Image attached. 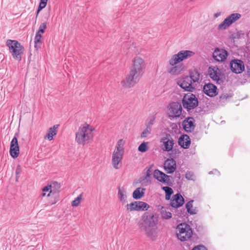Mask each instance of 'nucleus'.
<instances>
[{
    "label": "nucleus",
    "instance_id": "17",
    "mask_svg": "<svg viewBox=\"0 0 250 250\" xmlns=\"http://www.w3.org/2000/svg\"><path fill=\"white\" fill-rule=\"evenodd\" d=\"M189 77L191 79L190 83H188V92H192L195 89V86L192 84L193 83H198L200 77V74L197 70L190 71L189 72Z\"/></svg>",
    "mask_w": 250,
    "mask_h": 250
},
{
    "label": "nucleus",
    "instance_id": "3",
    "mask_svg": "<svg viewBox=\"0 0 250 250\" xmlns=\"http://www.w3.org/2000/svg\"><path fill=\"white\" fill-rule=\"evenodd\" d=\"M125 141L120 139L117 143L115 148L113 152L111 163L113 167L118 169L122 167V161L124 154Z\"/></svg>",
    "mask_w": 250,
    "mask_h": 250
},
{
    "label": "nucleus",
    "instance_id": "23",
    "mask_svg": "<svg viewBox=\"0 0 250 250\" xmlns=\"http://www.w3.org/2000/svg\"><path fill=\"white\" fill-rule=\"evenodd\" d=\"M59 125H54L53 127H50L46 135L44 137V139L51 141L53 139V137L57 134Z\"/></svg>",
    "mask_w": 250,
    "mask_h": 250
},
{
    "label": "nucleus",
    "instance_id": "28",
    "mask_svg": "<svg viewBox=\"0 0 250 250\" xmlns=\"http://www.w3.org/2000/svg\"><path fill=\"white\" fill-rule=\"evenodd\" d=\"M118 197L123 205L126 203V191L124 188H119Z\"/></svg>",
    "mask_w": 250,
    "mask_h": 250
},
{
    "label": "nucleus",
    "instance_id": "41",
    "mask_svg": "<svg viewBox=\"0 0 250 250\" xmlns=\"http://www.w3.org/2000/svg\"><path fill=\"white\" fill-rule=\"evenodd\" d=\"M47 27V23L46 22H43L42 23L39 27V30L37 32L43 34L44 32L45 29Z\"/></svg>",
    "mask_w": 250,
    "mask_h": 250
},
{
    "label": "nucleus",
    "instance_id": "15",
    "mask_svg": "<svg viewBox=\"0 0 250 250\" xmlns=\"http://www.w3.org/2000/svg\"><path fill=\"white\" fill-rule=\"evenodd\" d=\"M228 55V52L223 49L215 48L212 54L214 60L218 62H224Z\"/></svg>",
    "mask_w": 250,
    "mask_h": 250
},
{
    "label": "nucleus",
    "instance_id": "44",
    "mask_svg": "<svg viewBox=\"0 0 250 250\" xmlns=\"http://www.w3.org/2000/svg\"><path fill=\"white\" fill-rule=\"evenodd\" d=\"M47 3L40 1L39 6L38 8V13H39L43 8H44Z\"/></svg>",
    "mask_w": 250,
    "mask_h": 250
},
{
    "label": "nucleus",
    "instance_id": "22",
    "mask_svg": "<svg viewBox=\"0 0 250 250\" xmlns=\"http://www.w3.org/2000/svg\"><path fill=\"white\" fill-rule=\"evenodd\" d=\"M185 66L183 64L176 65L174 66H170L167 68V71L170 74L172 75H178L181 74L184 70Z\"/></svg>",
    "mask_w": 250,
    "mask_h": 250
},
{
    "label": "nucleus",
    "instance_id": "7",
    "mask_svg": "<svg viewBox=\"0 0 250 250\" xmlns=\"http://www.w3.org/2000/svg\"><path fill=\"white\" fill-rule=\"evenodd\" d=\"M241 15L239 13H233L227 17L217 26L218 30H224L227 29L231 24L239 20Z\"/></svg>",
    "mask_w": 250,
    "mask_h": 250
},
{
    "label": "nucleus",
    "instance_id": "50",
    "mask_svg": "<svg viewBox=\"0 0 250 250\" xmlns=\"http://www.w3.org/2000/svg\"><path fill=\"white\" fill-rule=\"evenodd\" d=\"M213 173L217 174L218 175H219L220 174L219 172L217 170H216V169H215L214 171H210L208 173L209 174H213Z\"/></svg>",
    "mask_w": 250,
    "mask_h": 250
},
{
    "label": "nucleus",
    "instance_id": "31",
    "mask_svg": "<svg viewBox=\"0 0 250 250\" xmlns=\"http://www.w3.org/2000/svg\"><path fill=\"white\" fill-rule=\"evenodd\" d=\"M194 200H191L188 201V214L190 215L196 214L198 211V209L196 207H193V203Z\"/></svg>",
    "mask_w": 250,
    "mask_h": 250
},
{
    "label": "nucleus",
    "instance_id": "39",
    "mask_svg": "<svg viewBox=\"0 0 250 250\" xmlns=\"http://www.w3.org/2000/svg\"><path fill=\"white\" fill-rule=\"evenodd\" d=\"M151 129L150 127L146 126V128L143 131L141 134V137H146L149 134H150Z\"/></svg>",
    "mask_w": 250,
    "mask_h": 250
},
{
    "label": "nucleus",
    "instance_id": "53",
    "mask_svg": "<svg viewBox=\"0 0 250 250\" xmlns=\"http://www.w3.org/2000/svg\"><path fill=\"white\" fill-rule=\"evenodd\" d=\"M191 144V140L189 138V136H188V148H189Z\"/></svg>",
    "mask_w": 250,
    "mask_h": 250
},
{
    "label": "nucleus",
    "instance_id": "20",
    "mask_svg": "<svg viewBox=\"0 0 250 250\" xmlns=\"http://www.w3.org/2000/svg\"><path fill=\"white\" fill-rule=\"evenodd\" d=\"M164 167L167 173H172L176 169V162L173 159H167L164 163Z\"/></svg>",
    "mask_w": 250,
    "mask_h": 250
},
{
    "label": "nucleus",
    "instance_id": "56",
    "mask_svg": "<svg viewBox=\"0 0 250 250\" xmlns=\"http://www.w3.org/2000/svg\"><path fill=\"white\" fill-rule=\"evenodd\" d=\"M185 207H186V208L188 209V203H186V204H185Z\"/></svg>",
    "mask_w": 250,
    "mask_h": 250
},
{
    "label": "nucleus",
    "instance_id": "52",
    "mask_svg": "<svg viewBox=\"0 0 250 250\" xmlns=\"http://www.w3.org/2000/svg\"><path fill=\"white\" fill-rule=\"evenodd\" d=\"M193 54V52L188 50V57L192 56Z\"/></svg>",
    "mask_w": 250,
    "mask_h": 250
},
{
    "label": "nucleus",
    "instance_id": "34",
    "mask_svg": "<svg viewBox=\"0 0 250 250\" xmlns=\"http://www.w3.org/2000/svg\"><path fill=\"white\" fill-rule=\"evenodd\" d=\"M51 195V193H50L49 188L48 187L47 185L42 188V193L41 194V197H49Z\"/></svg>",
    "mask_w": 250,
    "mask_h": 250
},
{
    "label": "nucleus",
    "instance_id": "35",
    "mask_svg": "<svg viewBox=\"0 0 250 250\" xmlns=\"http://www.w3.org/2000/svg\"><path fill=\"white\" fill-rule=\"evenodd\" d=\"M195 127L194 120L193 118L188 117V133L193 131Z\"/></svg>",
    "mask_w": 250,
    "mask_h": 250
},
{
    "label": "nucleus",
    "instance_id": "49",
    "mask_svg": "<svg viewBox=\"0 0 250 250\" xmlns=\"http://www.w3.org/2000/svg\"><path fill=\"white\" fill-rule=\"evenodd\" d=\"M192 145L191 146V148H190V152H189V153L191 154H194L195 153V148L194 146H193V147H192Z\"/></svg>",
    "mask_w": 250,
    "mask_h": 250
},
{
    "label": "nucleus",
    "instance_id": "38",
    "mask_svg": "<svg viewBox=\"0 0 250 250\" xmlns=\"http://www.w3.org/2000/svg\"><path fill=\"white\" fill-rule=\"evenodd\" d=\"M155 117L154 116L150 117L146 121V126L151 128V125L155 122Z\"/></svg>",
    "mask_w": 250,
    "mask_h": 250
},
{
    "label": "nucleus",
    "instance_id": "6",
    "mask_svg": "<svg viewBox=\"0 0 250 250\" xmlns=\"http://www.w3.org/2000/svg\"><path fill=\"white\" fill-rule=\"evenodd\" d=\"M141 77L129 71V74L121 81L122 86L125 88H131L138 83Z\"/></svg>",
    "mask_w": 250,
    "mask_h": 250
},
{
    "label": "nucleus",
    "instance_id": "8",
    "mask_svg": "<svg viewBox=\"0 0 250 250\" xmlns=\"http://www.w3.org/2000/svg\"><path fill=\"white\" fill-rule=\"evenodd\" d=\"M208 74L210 78L217 84H221L224 81L225 77L217 67H209L208 68Z\"/></svg>",
    "mask_w": 250,
    "mask_h": 250
},
{
    "label": "nucleus",
    "instance_id": "16",
    "mask_svg": "<svg viewBox=\"0 0 250 250\" xmlns=\"http://www.w3.org/2000/svg\"><path fill=\"white\" fill-rule=\"evenodd\" d=\"M203 91L210 97H214L218 94L217 87L211 83H206L203 87Z\"/></svg>",
    "mask_w": 250,
    "mask_h": 250
},
{
    "label": "nucleus",
    "instance_id": "42",
    "mask_svg": "<svg viewBox=\"0 0 250 250\" xmlns=\"http://www.w3.org/2000/svg\"><path fill=\"white\" fill-rule=\"evenodd\" d=\"M187 95V94L184 95V98L182 100V104L184 108L188 110V99L186 98Z\"/></svg>",
    "mask_w": 250,
    "mask_h": 250
},
{
    "label": "nucleus",
    "instance_id": "47",
    "mask_svg": "<svg viewBox=\"0 0 250 250\" xmlns=\"http://www.w3.org/2000/svg\"><path fill=\"white\" fill-rule=\"evenodd\" d=\"M172 217V214L169 212H166L164 214L163 217L165 219H170Z\"/></svg>",
    "mask_w": 250,
    "mask_h": 250
},
{
    "label": "nucleus",
    "instance_id": "45",
    "mask_svg": "<svg viewBox=\"0 0 250 250\" xmlns=\"http://www.w3.org/2000/svg\"><path fill=\"white\" fill-rule=\"evenodd\" d=\"M196 177L192 172L188 171V180L195 181Z\"/></svg>",
    "mask_w": 250,
    "mask_h": 250
},
{
    "label": "nucleus",
    "instance_id": "54",
    "mask_svg": "<svg viewBox=\"0 0 250 250\" xmlns=\"http://www.w3.org/2000/svg\"><path fill=\"white\" fill-rule=\"evenodd\" d=\"M47 0H40V1L44 2H46V3L47 2Z\"/></svg>",
    "mask_w": 250,
    "mask_h": 250
},
{
    "label": "nucleus",
    "instance_id": "30",
    "mask_svg": "<svg viewBox=\"0 0 250 250\" xmlns=\"http://www.w3.org/2000/svg\"><path fill=\"white\" fill-rule=\"evenodd\" d=\"M179 145L184 148H188V135H182L178 140Z\"/></svg>",
    "mask_w": 250,
    "mask_h": 250
},
{
    "label": "nucleus",
    "instance_id": "58",
    "mask_svg": "<svg viewBox=\"0 0 250 250\" xmlns=\"http://www.w3.org/2000/svg\"><path fill=\"white\" fill-rule=\"evenodd\" d=\"M39 13H38V11H37V14H36V17H38Z\"/></svg>",
    "mask_w": 250,
    "mask_h": 250
},
{
    "label": "nucleus",
    "instance_id": "29",
    "mask_svg": "<svg viewBox=\"0 0 250 250\" xmlns=\"http://www.w3.org/2000/svg\"><path fill=\"white\" fill-rule=\"evenodd\" d=\"M145 190L144 188H137L133 193V197L135 199L141 198L145 193Z\"/></svg>",
    "mask_w": 250,
    "mask_h": 250
},
{
    "label": "nucleus",
    "instance_id": "9",
    "mask_svg": "<svg viewBox=\"0 0 250 250\" xmlns=\"http://www.w3.org/2000/svg\"><path fill=\"white\" fill-rule=\"evenodd\" d=\"M182 106L178 102H173L169 104L167 114L169 118L172 119L179 117L182 114Z\"/></svg>",
    "mask_w": 250,
    "mask_h": 250
},
{
    "label": "nucleus",
    "instance_id": "12",
    "mask_svg": "<svg viewBox=\"0 0 250 250\" xmlns=\"http://www.w3.org/2000/svg\"><path fill=\"white\" fill-rule=\"evenodd\" d=\"M188 58V50H182L171 56L168 61L170 66H174Z\"/></svg>",
    "mask_w": 250,
    "mask_h": 250
},
{
    "label": "nucleus",
    "instance_id": "27",
    "mask_svg": "<svg viewBox=\"0 0 250 250\" xmlns=\"http://www.w3.org/2000/svg\"><path fill=\"white\" fill-rule=\"evenodd\" d=\"M47 186L49 188L50 193H51V194L58 192L61 188L60 184L57 182H52L48 183Z\"/></svg>",
    "mask_w": 250,
    "mask_h": 250
},
{
    "label": "nucleus",
    "instance_id": "11",
    "mask_svg": "<svg viewBox=\"0 0 250 250\" xmlns=\"http://www.w3.org/2000/svg\"><path fill=\"white\" fill-rule=\"evenodd\" d=\"M153 177L159 182L170 186L172 184V177L167 175L158 169H155L153 172Z\"/></svg>",
    "mask_w": 250,
    "mask_h": 250
},
{
    "label": "nucleus",
    "instance_id": "25",
    "mask_svg": "<svg viewBox=\"0 0 250 250\" xmlns=\"http://www.w3.org/2000/svg\"><path fill=\"white\" fill-rule=\"evenodd\" d=\"M164 145V149L166 151H169L172 150L174 145L173 141L172 139H170L167 138H164L162 139Z\"/></svg>",
    "mask_w": 250,
    "mask_h": 250
},
{
    "label": "nucleus",
    "instance_id": "14",
    "mask_svg": "<svg viewBox=\"0 0 250 250\" xmlns=\"http://www.w3.org/2000/svg\"><path fill=\"white\" fill-rule=\"evenodd\" d=\"M231 71L235 74H240L245 70L244 62L239 59H233L229 63Z\"/></svg>",
    "mask_w": 250,
    "mask_h": 250
},
{
    "label": "nucleus",
    "instance_id": "51",
    "mask_svg": "<svg viewBox=\"0 0 250 250\" xmlns=\"http://www.w3.org/2000/svg\"><path fill=\"white\" fill-rule=\"evenodd\" d=\"M221 15V13L220 12H217V13L214 14L213 17L214 18H217L219 17Z\"/></svg>",
    "mask_w": 250,
    "mask_h": 250
},
{
    "label": "nucleus",
    "instance_id": "46",
    "mask_svg": "<svg viewBox=\"0 0 250 250\" xmlns=\"http://www.w3.org/2000/svg\"><path fill=\"white\" fill-rule=\"evenodd\" d=\"M183 125L185 130L188 132V118H186L183 121Z\"/></svg>",
    "mask_w": 250,
    "mask_h": 250
},
{
    "label": "nucleus",
    "instance_id": "26",
    "mask_svg": "<svg viewBox=\"0 0 250 250\" xmlns=\"http://www.w3.org/2000/svg\"><path fill=\"white\" fill-rule=\"evenodd\" d=\"M177 84L185 91H188V76H184L177 80Z\"/></svg>",
    "mask_w": 250,
    "mask_h": 250
},
{
    "label": "nucleus",
    "instance_id": "36",
    "mask_svg": "<svg viewBox=\"0 0 250 250\" xmlns=\"http://www.w3.org/2000/svg\"><path fill=\"white\" fill-rule=\"evenodd\" d=\"M148 142H143L138 147V150L141 152H146L148 149V146L147 145Z\"/></svg>",
    "mask_w": 250,
    "mask_h": 250
},
{
    "label": "nucleus",
    "instance_id": "4",
    "mask_svg": "<svg viewBox=\"0 0 250 250\" xmlns=\"http://www.w3.org/2000/svg\"><path fill=\"white\" fill-rule=\"evenodd\" d=\"M6 45L8 47L13 58L18 61H21L23 54V47L16 40H8Z\"/></svg>",
    "mask_w": 250,
    "mask_h": 250
},
{
    "label": "nucleus",
    "instance_id": "32",
    "mask_svg": "<svg viewBox=\"0 0 250 250\" xmlns=\"http://www.w3.org/2000/svg\"><path fill=\"white\" fill-rule=\"evenodd\" d=\"M42 34L37 32L35 39H34V42H35V47L38 49L39 48L41 47V45L42 44V41H41V38L42 37Z\"/></svg>",
    "mask_w": 250,
    "mask_h": 250
},
{
    "label": "nucleus",
    "instance_id": "13",
    "mask_svg": "<svg viewBox=\"0 0 250 250\" xmlns=\"http://www.w3.org/2000/svg\"><path fill=\"white\" fill-rule=\"evenodd\" d=\"M188 224L181 223L177 226L176 236L181 241H187L188 236Z\"/></svg>",
    "mask_w": 250,
    "mask_h": 250
},
{
    "label": "nucleus",
    "instance_id": "21",
    "mask_svg": "<svg viewBox=\"0 0 250 250\" xmlns=\"http://www.w3.org/2000/svg\"><path fill=\"white\" fill-rule=\"evenodd\" d=\"M196 225L192 224V222L188 221V240H192L193 241L198 239V236L196 233L194 229H196Z\"/></svg>",
    "mask_w": 250,
    "mask_h": 250
},
{
    "label": "nucleus",
    "instance_id": "33",
    "mask_svg": "<svg viewBox=\"0 0 250 250\" xmlns=\"http://www.w3.org/2000/svg\"><path fill=\"white\" fill-rule=\"evenodd\" d=\"M163 190L165 191L166 196L165 198L166 200H168L170 199L171 194L173 193L172 189L169 187H163Z\"/></svg>",
    "mask_w": 250,
    "mask_h": 250
},
{
    "label": "nucleus",
    "instance_id": "5",
    "mask_svg": "<svg viewBox=\"0 0 250 250\" xmlns=\"http://www.w3.org/2000/svg\"><path fill=\"white\" fill-rule=\"evenodd\" d=\"M145 69V60L139 56L134 57L132 61L129 71L142 77Z\"/></svg>",
    "mask_w": 250,
    "mask_h": 250
},
{
    "label": "nucleus",
    "instance_id": "24",
    "mask_svg": "<svg viewBox=\"0 0 250 250\" xmlns=\"http://www.w3.org/2000/svg\"><path fill=\"white\" fill-rule=\"evenodd\" d=\"M198 98L193 94L188 95V111L194 109L198 105Z\"/></svg>",
    "mask_w": 250,
    "mask_h": 250
},
{
    "label": "nucleus",
    "instance_id": "55",
    "mask_svg": "<svg viewBox=\"0 0 250 250\" xmlns=\"http://www.w3.org/2000/svg\"><path fill=\"white\" fill-rule=\"evenodd\" d=\"M149 175H150V174H149V172H147V174H146V177H148V176H149Z\"/></svg>",
    "mask_w": 250,
    "mask_h": 250
},
{
    "label": "nucleus",
    "instance_id": "18",
    "mask_svg": "<svg viewBox=\"0 0 250 250\" xmlns=\"http://www.w3.org/2000/svg\"><path fill=\"white\" fill-rule=\"evenodd\" d=\"M10 153L14 158L18 157L19 155V146L17 138L15 136L13 138L10 143Z\"/></svg>",
    "mask_w": 250,
    "mask_h": 250
},
{
    "label": "nucleus",
    "instance_id": "2",
    "mask_svg": "<svg viewBox=\"0 0 250 250\" xmlns=\"http://www.w3.org/2000/svg\"><path fill=\"white\" fill-rule=\"evenodd\" d=\"M94 130L92 126L86 123L81 125L76 133V142L83 146L88 144L93 138L92 132Z\"/></svg>",
    "mask_w": 250,
    "mask_h": 250
},
{
    "label": "nucleus",
    "instance_id": "48",
    "mask_svg": "<svg viewBox=\"0 0 250 250\" xmlns=\"http://www.w3.org/2000/svg\"><path fill=\"white\" fill-rule=\"evenodd\" d=\"M21 172V167L20 166H18L16 169V174L17 175L16 179L18 180V175L20 174Z\"/></svg>",
    "mask_w": 250,
    "mask_h": 250
},
{
    "label": "nucleus",
    "instance_id": "40",
    "mask_svg": "<svg viewBox=\"0 0 250 250\" xmlns=\"http://www.w3.org/2000/svg\"><path fill=\"white\" fill-rule=\"evenodd\" d=\"M231 97V95L229 94H223L221 95L219 98L220 101L223 103H224L228 99Z\"/></svg>",
    "mask_w": 250,
    "mask_h": 250
},
{
    "label": "nucleus",
    "instance_id": "19",
    "mask_svg": "<svg viewBox=\"0 0 250 250\" xmlns=\"http://www.w3.org/2000/svg\"><path fill=\"white\" fill-rule=\"evenodd\" d=\"M184 203V199L180 193H177L173 195L171 200L170 205L174 208L181 207Z\"/></svg>",
    "mask_w": 250,
    "mask_h": 250
},
{
    "label": "nucleus",
    "instance_id": "10",
    "mask_svg": "<svg viewBox=\"0 0 250 250\" xmlns=\"http://www.w3.org/2000/svg\"><path fill=\"white\" fill-rule=\"evenodd\" d=\"M128 211L146 210L149 208V205L144 202L135 201L126 205Z\"/></svg>",
    "mask_w": 250,
    "mask_h": 250
},
{
    "label": "nucleus",
    "instance_id": "1",
    "mask_svg": "<svg viewBox=\"0 0 250 250\" xmlns=\"http://www.w3.org/2000/svg\"><path fill=\"white\" fill-rule=\"evenodd\" d=\"M140 228L145 231L146 235L152 240L157 237V219L153 214L145 213L142 216L141 221L139 223Z\"/></svg>",
    "mask_w": 250,
    "mask_h": 250
},
{
    "label": "nucleus",
    "instance_id": "37",
    "mask_svg": "<svg viewBox=\"0 0 250 250\" xmlns=\"http://www.w3.org/2000/svg\"><path fill=\"white\" fill-rule=\"evenodd\" d=\"M82 199V194H81L72 202V206L78 207L80 205Z\"/></svg>",
    "mask_w": 250,
    "mask_h": 250
},
{
    "label": "nucleus",
    "instance_id": "43",
    "mask_svg": "<svg viewBox=\"0 0 250 250\" xmlns=\"http://www.w3.org/2000/svg\"><path fill=\"white\" fill-rule=\"evenodd\" d=\"M192 250H208L207 248L203 245H199L195 246Z\"/></svg>",
    "mask_w": 250,
    "mask_h": 250
},
{
    "label": "nucleus",
    "instance_id": "57",
    "mask_svg": "<svg viewBox=\"0 0 250 250\" xmlns=\"http://www.w3.org/2000/svg\"><path fill=\"white\" fill-rule=\"evenodd\" d=\"M185 177L186 178L188 179V173L185 174Z\"/></svg>",
    "mask_w": 250,
    "mask_h": 250
}]
</instances>
